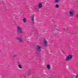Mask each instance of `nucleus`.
<instances>
[{"instance_id": "7ed1b4c3", "label": "nucleus", "mask_w": 78, "mask_h": 78, "mask_svg": "<svg viewBox=\"0 0 78 78\" xmlns=\"http://www.w3.org/2000/svg\"><path fill=\"white\" fill-rule=\"evenodd\" d=\"M44 43L45 47H46L48 46V41L46 40V39H44Z\"/></svg>"}, {"instance_id": "39448f33", "label": "nucleus", "mask_w": 78, "mask_h": 78, "mask_svg": "<svg viewBox=\"0 0 78 78\" xmlns=\"http://www.w3.org/2000/svg\"><path fill=\"white\" fill-rule=\"evenodd\" d=\"M16 39L18 40V41L20 42L23 43V40L21 39V37H16Z\"/></svg>"}, {"instance_id": "4468645a", "label": "nucleus", "mask_w": 78, "mask_h": 78, "mask_svg": "<svg viewBox=\"0 0 78 78\" xmlns=\"http://www.w3.org/2000/svg\"><path fill=\"white\" fill-rule=\"evenodd\" d=\"M55 8H59V5H58V4H57L55 5Z\"/></svg>"}, {"instance_id": "20e7f679", "label": "nucleus", "mask_w": 78, "mask_h": 78, "mask_svg": "<svg viewBox=\"0 0 78 78\" xmlns=\"http://www.w3.org/2000/svg\"><path fill=\"white\" fill-rule=\"evenodd\" d=\"M72 58V55H69L66 58V61H70Z\"/></svg>"}, {"instance_id": "a211bd4d", "label": "nucleus", "mask_w": 78, "mask_h": 78, "mask_svg": "<svg viewBox=\"0 0 78 78\" xmlns=\"http://www.w3.org/2000/svg\"><path fill=\"white\" fill-rule=\"evenodd\" d=\"M75 69H76V71H77V69H76V68Z\"/></svg>"}, {"instance_id": "9b49d317", "label": "nucleus", "mask_w": 78, "mask_h": 78, "mask_svg": "<svg viewBox=\"0 0 78 78\" xmlns=\"http://www.w3.org/2000/svg\"><path fill=\"white\" fill-rule=\"evenodd\" d=\"M23 21L24 23H26L27 22V19L25 18L23 19Z\"/></svg>"}, {"instance_id": "6e6552de", "label": "nucleus", "mask_w": 78, "mask_h": 78, "mask_svg": "<svg viewBox=\"0 0 78 78\" xmlns=\"http://www.w3.org/2000/svg\"><path fill=\"white\" fill-rule=\"evenodd\" d=\"M42 8V4L40 3L38 5V8L41 9Z\"/></svg>"}, {"instance_id": "423d86ee", "label": "nucleus", "mask_w": 78, "mask_h": 78, "mask_svg": "<svg viewBox=\"0 0 78 78\" xmlns=\"http://www.w3.org/2000/svg\"><path fill=\"white\" fill-rule=\"evenodd\" d=\"M22 29L20 27V26H18V31L19 33H22Z\"/></svg>"}, {"instance_id": "2eb2a0df", "label": "nucleus", "mask_w": 78, "mask_h": 78, "mask_svg": "<svg viewBox=\"0 0 78 78\" xmlns=\"http://www.w3.org/2000/svg\"><path fill=\"white\" fill-rule=\"evenodd\" d=\"M16 57H17V55H15L13 56V58H16Z\"/></svg>"}, {"instance_id": "f8f14e48", "label": "nucleus", "mask_w": 78, "mask_h": 78, "mask_svg": "<svg viewBox=\"0 0 78 78\" xmlns=\"http://www.w3.org/2000/svg\"><path fill=\"white\" fill-rule=\"evenodd\" d=\"M61 0H55V3H59L60 1H61Z\"/></svg>"}, {"instance_id": "ddd939ff", "label": "nucleus", "mask_w": 78, "mask_h": 78, "mask_svg": "<svg viewBox=\"0 0 78 78\" xmlns=\"http://www.w3.org/2000/svg\"><path fill=\"white\" fill-rule=\"evenodd\" d=\"M18 67L20 69H22V65H19Z\"/></svg>"}, {"instance_id": "f257e3e1", "label": "nucleus", "mask_w": 78, "mask_h": 78, "mask_svg": "<svg viewBox=\"0 0 78 78\" xmlns=\"http://www.w3.org/2000/svg\"><path fill=\"white\" fill-rule=\"evenodd\" d=\"M69 16H70V17H73V16H74L75 11L73 10H71L69 11Z\"/></svg>"}, {"instance_id": "dca6fc26", "label": "nucleus", "mask_w": 78, "mask_h": 78, "mask_svg": "<svg viewBox=\"0 0 78 78\" xmlns=\"http://www.w3.org/2000/svg\"><path fill=\"white\" fill-rule=\"evenodd\" d=\"M75 78H78V75H76V76L75 77Z\"/></svg>"}, {"instance_id": "f3484780", "label": "nucleus", "mask_w": 78, "mask_h": 78, "mask_svg": "<svg viewBox=\"0 0 78 78\" xmlns=\"http://www.w3.org/2000/svg\"><path fill=\"white\" fill-rule=\"evenodd\" d=\"M66 30H67V31H68V30H69V29H66Z\"/></svg>"}, {"instance_id": "1a4fd4ad", "label": "nucleus", "mask_w": 78, "mask_h": 78, "mask_svg": "<svg viewBox=\"0 0 78 78\" xmlns=\"http://www.w3.org/2000/svg\"><path fill=\"white\" fill-rule=\"evenodd\" d=\"M34 15H32L31 16V20L32 21V22H34Z\"/></svg>"}, {"instance_id": "9d476101", "label": "nucleus", "mask_w": 78, "mask_h": 78, "mask_svg": "<svg viewBox=\"0 0 78 78\" xmlns=\"http://www.w3.org/2000/svg\"><path fill=\"white\" fill-rule=\"evenodd\" d=\"M47 68L48 69H50V68H51V67H50V65L49 64L47 65Z\"/></svg>"}, {"instance_id": "f03ea898", "label": "nucleus", "mask_w": 78, "mask_h": 78, "mask_svg": "<svg viewBox=\"0 0 78 78\" xmlns=\"http://www.w3.org/2000/svg\"><path fill=\"white\" fill-rule=\"evenodd\" d=\"M42 47L39 45H37L36 46V49L38 51H41V49Z\"/></svg>"}, {"instance_id": "0eeeda50", "label": "nucleus", "mask_w": 78, "mask_h": 78, "mask_svg": "<svg viewBox=\"0 0 78 78\" xmlns=\"http://www.w3.org/2000/svg\"><path fill=\"white\" fill-rule=\"evenodd\" d=\"M54 28L55 29V33H58V27H57L56 26H55L54 27Z\"/></svg>"}]
</instances>
